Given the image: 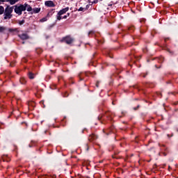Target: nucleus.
<instances>
[{
    "mask_svg": "<svg viewBox=\"0 0 178 178\" xmlns=\"http://www.w3.org/2000/svg\"><path fill=\"white\" fill-rule=\"evenodd\" d=\"M15 13L18 15V16H22V13L26 10L27 12H31V6L27 3L24 4H17L13 6Z\"/></svg>",
    "mask_w": 178,
    "mask_h": 178,
    "instance_id": "1",
    "label": "nucleus"
},
{
    "mask_svg": "<svg viewBox=\"0 0 178 178\" xmlns=\"http://www.w3.org/2000/svg\"><path fill=\"white\" fill-rule=\"evenodd\" d=\"M13 13V6H8L5 9H4V14H3V19L4 20H9L12 19L13 15L12 13Z\"/></svg>",
    "mask_w": 178,
    "mask_h": 178,
    "instance_id": "2",
    "label": "nucleus"
},
{
    "mask_svg": "<svg viewBox=\"0 0 178 178\" xmlns=\"http://www.w3.org/2000/svg\"><path fill=\"white\" fill-rule=\"evenodd\" d=\"M69 11V7L63 8L57 14V20H62V15H65L66 12Z\"/></svg>",
    "mask_w": 178,
    "mask_h": 178,
    "instance_id": "3",
    "label": "nucleus"
},
{
    "mask_svg": "<svg viewBox=\"0 0 178 178\" xmlns=\"http://www.w3.org/2000/svg\"><path fill=\"white\" fill-rule=\"evenodd\" d=\"M44 5L48 8H55V3L52 1H46Z\"/></svg>",
    "mask_w": 178,
    "mask_h": 178,
    "instance_id": "4",
    "label": "nucleus"
},
{
    "mask_svg": "<svg viewBox=\"0 0 178 178\" xmlns=\"http://www.w3.org/2000/svg\"><path fill=\"white\" fill-rule=\"evenodd\" d=\"M28 12H31V15L40 13L41 12V8H31V10Z\"/></svg>",
    "mask_w": 178,
    "mask_h": 178,
    "instance_id": "5",
    "label": "nucleus"
},
{
    "mask_svg": "<svg viewBox=\"0 0 178 178\" xmlns=\"http://www.w3.org/2000/svg\"><path fill=\"white\" fill-rule=\"evenodd\" d=\"M19 37L21 40H29V35H27V33L19 34Z\"/></svg>",
    "mask_w": 178,
    "mask_h": 178,
    "instance_id": "6",
    "label": "nucleus"
},
{
    "mask_svg": "<svg viewBox=\"0 0 178 178\" xmlns=\"http://www.w3.org/2000/svg\"><path fill=\"white\" fill-rule=\"evenodd\" d=\"M64 41L66 42V44H72V42H73V38L67 36L65 38Z\"/></svg>",
    "mask_w": 178,
    "mask_h": 178,
    "instance_id": "7",
    "label": "nucleus"
},
{
    "mask_svg": "<svg viewBox=\"0 0 178 178\" xmlns=\"http://www.w3.org/2000/svg\"><path fill=\"white\" fill-rule=\"evenodd\" d=\"M5 12V8H3V6H0V15H3Z\"/></svg>",
    "mask_w": 178,
    "mask_h": 178,
    "instance_id": "8",
    "label": "nucleus"
},
{
    "mask_svg": "<svg viewBox=\"0 0 178 178\" xmlns=\"http://www.w3.org/2000/svg\"><path fill=\"white\" fill-rule=\"evenodd\" d=\"M19 0H8V2H10V5H15L16 2H17Z\"/></svg>",
    "mask_w": 178,
    "mask_h": 178,
    "instance_id": "9",
    "label": "nucleus"
},
{
    "mask_svg": "<svg viewBox=\"0 0 178 178\" xmlns=\"http://www.w3.org/2000/svg\"><path fill=\"white\" fill-rule=\"evenodd\" d=\"M21 84H26V79L24 78H21L20 80H19Z\"/></svg>",
    "mask_w": 178,
    "mask_h": 178,
    "instance_id": "10",
    "label": "nucleus"
},
{
    "mask_svg": "<svg viewBox=\"0 0 178 178\" xmlns=\"http://www.w3.org/2000/svg\"><path fill=\"white\" fill-rule=\"evenodd\" d=\"M86 10H87V8L83 7L79 8V9L78 10L79 12H86Z\"/></svg>",
    "mask_w": 178,
    "mask_h": 178,
    "instance_id": "11",
    "label": "nucleus"
},
{
    "mask_svg": "<svg viewBox=\"0 0 178 178\" xmlns=\"http://www.w3.org/2000/svg\"><path fill=\"white\" fill-rule=\"evenodd\" d=\"M29 79H34V74H33V73H31V72H29Z\"/></svg>",
    "mask_w": 178,
    "mask_h": 178,
    "instance_id": "12",
    "label": "nucleus"
},
{
    "mask_svg": "<svg viewBox=\"0 0 178 178\" xmlns=\"http://www.w3.org/2000/svg\"><path fill=\"white\" fill-rule=\"evenodd\" d=\"M47 20H48V18H47V17L42 18L40 22H41V23H44V22H47Z\"/></svg>",
    "mask_w": 178,
    "mask_h": 178,
    "instance_id": "13",
    "label": "nucleus"
},
{
    "mask_svg": "<svg viewBox=\"0 0 178 178\" xmlns=\"http://www.w3.org/2000/svg\"><path fill=\"white\" fill-rule=\"evenodd\" d=\"M6 30V28L3 26H0V33H3V31Z\"/></svg>",
    "mask_w": 178,
    "mask_h": 178,
    "instance_id": "14",
    "label": "nucleus"
},
{
    "mask_svg": "<svg viewBox=\"0 0 178 178\" xmlns=\"http://www.w3.org/2000/svg\"><path fill=\"white\" fill-rule=\"evenodd\" d=\"M19 24L22 26V24H24V19H22V21H19Z\"/></svg>",
    "mask_w": 178,
    "mask_h": 178,
    "instance_id": "15",
    "label": "nucleus"
},
{
    "mask_svg": "<svg viewBox=\"0 0 178 178\" xmlns=\"http://www.w3.org/2000/svg\"><path fill=\"white\" fill-rule=\"evenodd\" d=\"M159 62L160 63H162V62H163V57H161L160 58H159Z\"/></svg>",
    "mask_w": 178,
    "mask_h": 178,
    "instance_id": "16",
    "label": "nucleus"
},
{
    "mask_svg": "<svg viewBox=\"0 0 178 178\" xmlns=\"http://www.w3.org/2000/svg\"><path fill=\"white\" fill-rule=\"evenodd\" d=\"M62 19H67V15H65Z\"/></svg>",
    "mask_w": 178,
    "mask_h": 178,
    "instance_id": "17",
    "label": "nucleus"
},
{
    "mask_svg": "<svg viewBox=\"0 0 178 178\" xmlns=\"http://www.w3.org/2000/svg\"><path fill=\"white\" fill-rule=\"evenodd\" d=\"M68 16H70V13H67V17H68Z\"/></svg>",
    "mask_w": 178,
    "mask_h": 178,
    "instance_id": "18",
    "label": "nucleus"
},
{
    "mask_svg": "<svg viewBox=\"0 0 178 178\" xmlns=\"http://www.w3.org/2000/svg\"><path fill=\"white\" fill-rule=\"evenodd\" d=\"M1 2H5V0H0V3Z\"/></svg>",
    "mask_w": 178,
    "mask_h": 178,
    "instance_id": "19",
    "label": "nucleus"
},
{
    "mask_svg": "<svg viewBox=\"0 0 178 178\" xmlns=\"http://www.w3.org/2000/svg\"><path fill=\"white\" fill-rule=\"evenodd\" d=\"M88 34L90 35V34H92V31H90L89 33H88Z\"/></svg>",
    "mask_w": 178,
    "mask_h": 178,
    "instance_id": "20",
    "label": "nucleus"
},
{
    "mask_svg": "<svg viewBox=\"0 0 178 178\" xmlns=\"http://www.w3.org/2000/svg\"><path fill=\"white\" fill-rule=\"evenodd\" d=\"M164 156H166V154L163 153Z\"/></svg>",
    "mask_w": 178,
    "mask_h": 178,
    "instance_id": "21",
    "label": "nucleus"
},
{
    "mask_svg": "<svg viewBox=\"0 0 178 178\" xmlns=\"http://www.w3.org/2000/svg\"><path fill=\"white\" fill-rule=\"evenodd\" d=\"M97 87H98V83L96 84Z\"/></svg>",
    "mask_w": 178,
    "mask_h": 178,
    "instance_id": "22",
    "label": "nucleus"
},
{
    "mask_svg": "<svg viewBox=\"0 0 178 178\" xmlns=\"http://www.w3.org/2000/svg\"><path fill=\"white\" fill-rule=\"evenodd\" d=\"M168 52H170V51L168 49Z\"/></svg>",
    "mask_w": 178,
    "mask_h": 178,
    "instance_id": "23",
    "label": "nucleus"
}]
</instances>
